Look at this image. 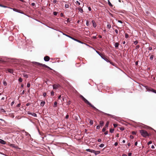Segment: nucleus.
<instances>
[{
  "mask_svg": "<svg viewBox=\"0 0 156 156\" xmlns=\"http://www.w3.org/2000/svg\"><path fill=\"white\" fill-rule=\"evenodd\" d=\"M10 62L12 63V65L15 66H19V64L26 66L29 65V62L22 59L12 58Z\"/></svg>",
  "mask_w": 156,
  "mask_h": 156,
  "instance_id": "f257e3e1",
  "label": "nucleus"
},
{
  "mask_svg": "<svg viewBox=\"0 0 156 156\" xmlns=\"http://www.w3.org/2000/svg\"><path fill=\"white\" fill-rule=\"evenodd\" d=\"M82 100L86 104L89 105L90 107L94 109L97 112H102V111L99 110L97 108L95 107H94L93 105L91 104V103L87 99H86L84 97H82Z\"/></svg>",
  "mask_w": 156,
  "mask_h": 156,
  "instance_id": "f03ea898",
  "label": "nucleus"
},
{
  "mask_svg": "<svg viewBox=\"0 0 156 156\" xmlns=\"http://www.w3.org/2000/svg\"><path fill=\"white\" fill-rule=\"evenodd\" d=\"M56 30V31H58L62 33L63 34V35H64L70 38H71V39H72V40H74V41H76L77 42H78L80 43H81V44H85L86 45H87V46H88V45L86 43H84L81 41H80V40H78V39H75L70 36L69 35H68L67 34H65L64 33H63V32H62L60 30Z\"/></svg>",
  "mask_w": 156,
  "mask_h": 156,
  "instance_id": "7ed1b4c3",
  "label": "nucleus"
},
{
  "mask_svg": "<svg viewBox=\"0 0 156 156\" xmlns=\"http://www.w3.org/2000/svg\"><path fill=\"white\" fill-rule=\"evenodd\" d=\"M140 133L141 135L144 137H146L147 136H149L150 135L144 129H141L140 131Z\"/></svg>",
  "mask_w": 156,
  "mask_h": 156,
  "instance_id": "20e7f679",
  "label": "nucleus"
},
{
  "mask_svg": "<svg viewBox=\"0 0 156 156\" xmlns=\"http://www.w3.org/2000/svg\"><path fill=\"white\" fill-rule=\"evenodd\" d=\"M33 62V63H34L35 64H36L37 65L41 66L44 67L48 68L51 70H53V69L49 67L48 66H47L46 65H45L44 64H43L42 63H39L38 62Z\"/></svg>",
  "mask_w": 156,
  "mask_h": 156,
  "instance_id": "39448f33",
  "label": "nucleus"
},
{
  "mask_svg": "<svg viewBox=\"0 0 156 156\" xmlns=\"http://www.w3.org/2000/svg\"><path fill=\"white\" fill-rule=\"evenodd\" d=\"M101 112L103 113L105 115L111 116V117H112V118H113V119H115V120H116L117 121H119L120 119L119 117H116L114 115H112L110 114L106 113L104 112Z\"/></svg>",
  "mask_w": 156,
  "mask_h": 156,
  "instance_id": "423d86ee",
  "label": "nucleus"
},
{
  "mask_svg": "<svg viewBox=\"0 0 156 156\" xmlns=\"http://www.w3.org/2000/svg\"><path fill=\"white\" fill-rule=\"evenodd\" d=\"M11 9H12L15 12H18V13H21L22 14H23L27 16H28V17H30L29 16H28V15L26 14L25 13H24L23 12L21 11H20V10H19V9H17L16 8H11Z\"/></svg>",
  "mask_w": 156,
  "mask_h": 156,
  "instance_id": "0eeeda50",
  "label": "nucleus"
},
{
  "mask_svg": "<svg viewBox=\"0 0 156 156\" xmlns=\"http://www.w3.org/2000/svg\"><path fill=\"white\" fill-rule=\"evenodd\" d=\"M101 57L102 58L104 59L106 62H109V60L104 55L102 54L101 56Z\"/></svg>",
  "mask_w": 156,
  "mask_h": 156,
  "instance_id": "6e6552de",
  "label": "nucleus"
},
{
  "mask_svg": "<svg viewBox=\"0 0 156 156\" xmlns=\"http://www.w3.org/2000/svg\"><path fill=\"white\" fill-rule=\"evenodd\" d=\"M6 73L8 72L12 74L13 73V70L12 69H7L6 70Z\"/></svg>",
  "mask_w": 156,
  "mask_h": 156,
  "instance_id": "1a4fd4ad",
  "label": "nucleus"
},
{
  "mask_svg": "<svg viewBox=\"0 0 156 156\" xmlns=\"http://www.w3.org/2000/svg\"><path fill=\"white\" fill-rule=\"evenodd\" d=\"M53 89H56L58 87H60L59 84H54L53 85Z\"/></svg>",
  "mask_w": 156,
  "mask_h": 156,
  "instance_id": "9d476101",
  "label": "nucleus"
},
{
  "mask_svg": "<svg viewBox=\"0 0 156 156\" xmlns=\"http://www.w3.org/2000/svg\"><path fill=\"white\" fill-rule=\"evenodd\" d=\"M50 58L48 56H46L44 58V60L45 62H48L50 60Z\"/></svg>",
  "mask_w": 156,
  "mask_h": 156,
  "instance_id": "9b49d317",
  "label": "nucleus"
},
{
  "mask_svg": "<svg viewBox=\"0 0 156 156\" xmlns=\"http://www.w3.org/2000/svg\"><path fill=\"white\" fill-rule=\"evenodd\" d=\"M27 114L28 115H31L34 117H36L37 116V115L35 113H31V112H28Z\"/></svg>",
  "mask_w": 156,
  "mask_h": 156,
  "instance_id": "f8f14e48",
  "label": "nucleus"
},
{
  "mask_svg": "<svg viewBox=\"0 0 156 156\" xmlns=\"http://www.w3.org/2000/svg\"><path fill=\"white\" fill-rule=\"evenodd\" d=\"M147 90V91H148L149 92H152L153 93V90H154V89L148 87Z\"/></svg>",
  "mask_w": 156,
  "mask_h": 156,
  "instance_id": "ddd939ff",
  "label": "nucleus"
},
{
  "mask_svg": "<svg viewBox=\"0 0 156 156\" xmlns=\"http://www.w3.org/2000/svg\"><path fill=\"white\" fill-rule=\"evenodd\" d=\"M0 143L3 144H6V142L3 140L0 139Z\"/></svg>",
  "mask_w": 156,
  "mask_h": 156,
  "instance_id": "4468645a",
  "label": "nucleus"
},
{
  "mask_svg": "<svg viewBox=\"0 0 156 156\" xmlns=\"http://www.w3.org/2000/svg\"><path fill=\"white\" fill-rule=\"evenodd\" d=\"M79 118H80V119H81V118L80 117L79 115H77V116H74V119L76 120H78L79 119Z\"/></svg>",
  "mask_w": 156,
  "mask_h": 156,
  "instance_id": "2eb2a0df",
  "label": "nucleus"
},
{
  "mask_svg": "<svg viewBox=\"0 0 156 156\" xmlns=\"http://www.w3.org/2000/svg\"><path fill=\"white\" fill-rule=\"evenodd\" d=\"M100 126L101 127H102L103 126L104 124V122L103 121H100L99 122Z\"/></svg>",
  "mask_w": 156,
  "mask_h": 156,
  "instance_id": "dca6fc26",
  "label": "nucleus"
},
{
  "mask_svg": "<svg viewBox=\"0 0 156 156\" xmlns=\"http://www.w3.org/2000/svg\"><path fill=\"white\" fill-rule=\"evenodd\" d=\"M45 103V101H42L40 103V105L41 106L43 107Z\"/></svg>",
  "mask_w": 156,
  "mask_h": 156,
  "instance_id": "f3484780",
  "label": "nucleus"
},
{
  "mask_svg": "<svg viewBox=\"0 0 156 156\" xmlns=\"http://www.w3.org/2000/svg\"><path fill=\"white\" fill-rule=\"evenodd\" d=\"M78 9L79 10V11L81 13H83V9L82 8H78Z\"/></svg>",
  "mask_w": 156,
  "mask_h": 156,
  "instance_id": "a211bd4d",
  "label": "nucleus"
},
{
  "mask_svg": "<svg viewBox=\"0 0 156 156\" xmlns=\"http://www.w3.org/2000/svg\"><path fill=\"white\" fill-rule=\"evenodd\" d=\"M115 48H118L119 46V44L118 42H116L115 44Z\"/></svg>",
  "mask_w": 156,
  "mask_h": 156,
  "instance_id": "6ab92c4d",
  "label": "nucleus"
},
{
  "mask_svg": "<svg viewBox=\"0 0 156 156\" xmlns=\"http://www.w3.org/2000/svg\"><path fill=\"white\" fill-rule=\"evenodd\" d=\"M100 153V151H95V152H94V154H95V155H97L98 154Z\"/></svg>",
  "mask_w": 156,
  "mask_h": 156,
  "instance_id": "aec40b11",
  "label": "nucleus"
},
{
  "mask_svg": "<svg viewBox=\"0 0 156 156\" xmlns=\"http://www.w3.org/2000/svg\"><path fill=\"white\" fill-rule=\"evenodd\" d=\"M108 5L111 7H112L113 6V5H112V4L110 2V1H109V0H108Z\"/></svg>",
  "mask_w": 156,
  "mask_h": 156,
  "instance_id": "412c9836",
  "label": "nucleus"
},
{
  "mask_svg": "<svg viewBox=\"0 0 156 156\" xmlns=\"http://www.w3.org/2000/svg\"><path fill=\"white\" fill-rule=\"evenodd\" d=\"M25 133H26V135H25L26 136H28V137L29 136H30V137H31V135L30 134H29V133H28V132H26V131H25Z\"/></svg>",
  "mask_w": 156,
  "mask_h": 156,
  "instance_id": "4be33fe9",
  "label": "nucleus"
},
{
  "mask_svg": "<svg viewBox=\"0 0 156 156\" xmlns=\"http://www.w3.org/2000/svg\"><path fill=\"white\" fill-rule=\"evenodd\" d=\"M90 121V125H92L93 124V121L91 119H89Z\"/></svg>",
  "mask_w": 156,
  "mask_h": 156,
  "instance_id": "5701e85b",
  "label": "nucleus"
},
{
  "mask_svg": "<svg viewBox=\"0 0 156 156\" xmlns=\"http://www.w3.org/2000/svg\"><path fill=\"white\" fill-rule=\"evenodd\" d=\"M23 76L24 77H26V78H27L28 77V75L26 73H23Z\"/></svg>",
  "mask_w": 156,
  "mask_h": 156,
  "instance_id": "b1692460",
  "label": "nucleus"
},
{
  "mask_svg": "<svg viewBox=\"0 0 156 156\" xmlns=\"http://www.w3.org/2000/svg\"><path fill=\"white\" fill-rule=\"evenodd\" d=\"M57 102L56 101H55L54 103V105L53 107H55L57 106Z\"/></svg>",
  "mask_w": 156,
  "mask_h": 156,
  "instance_id": "393cba45",
  "label": "nucleus"
},
{
  "mask_svg": "<svg viewBox=\"0 0 156 156\" xmlns=\"http://www.w3.org/2000/svg\"><path fill=\"white\" fill-rule=\"evenodd\" d=\"M114 131V129L111 128L110 129V132L111 133H112Z\"/></svg>",
  "mask_w": 156,
  "mask_h": 156,
  "instance_id": "a878e982",
  "label": "nucleus"
},
{
  "mask_svg": "<svg viewBox=\"0 0 156 156\" xmlns=\"http://www.w3.org/2000/svg\"><path fill=\"white\" fill-rule=\"evenodd\" d=\"M10 146H11L12 147H14L15 148H17V147L15 146L14 144H10Z\"/></svg>",
  "mask_w": 156,
  "mask_h": 156,
  "instance_id": "bb28decb",
  "label": "nucleus"
},
{
  "mask_svg": "<svg viewBox=\"0 0 156 156\" xmlns=\"http://www.w3.org/2000/svg\"><path fill=\"white\" fill-rule=\"evenodd\" d=\"M109 124V122L108 121L107 122L105 125V127H108Z\"/></svg>",
  "mask_w": 156,
  "mask_h": 156,
  "instance_id": "cd10ccee",
  "label": "nucleus"
},
{
  "mask_svg": "<svg viewBox=\"0 0 156 156\" xmlns=\"http://www.w3.org/2000/svg\"><path fill=\"white\" fill-rule=\"evenodd\" d=\"M125 37L126 39L128 38L129 37V35L128 34L126 33L125 34Z\"/></svg>",
  "mask_w": 156,
  "mask_h": 156,
  "instance_id": "c85d7f7f",
  "label": "nucleus"
},
{
  "mask_svg": "<svg viewBox=\"0 0 156 156\" xmlns=\"http://www.w3.org/2000/svg\"><path fill=\"white\" fill-rule=\"evenodd\" d=\"M0 6L1 7L5 8H8V7L7 6H5V5H2L1 4H0Z\"/></svg>",
  "mask_w": 156,
  "mask_h": 156,
  "instance_id": "c756f323",
  "label": "nucleus"
},
{
  "mask_svg": "<svg viewBox=\"0 0 156 156\" xmlns=\"http://www.w3.org/2000/svg\"><path fill=\"white\" fill-rule=\"evenodd\" d=\"M58 13V12L55 11H54L53 12V14L55 16H56L57 15Z\"/></svg>",
  "mask_w": 156,
  "mask_h": 156,
  "instance_id": "7c9ffc66",
  "label": "nucleus"
},
{
  "mask_svg": "<svg viewBox=\"0 0 156 156\" xmlns=\"http://www.w3.org/2000/svg\"><path fill=\"white\" fill-rule=\"evenodd\" d=\"M105 146V145L103 144H101L100 145H99V147H103Z\"/></svg>",
  "mask_w": 156,
  "mask_h": 156,
  "instance_id": "2f4dec72",
  "label": "nucleus"
},
{
  "mask_svg": "<svg viewBox=\"0 0 156 156\" xmlns=\"http://www.w3.org/2000/svg\"><path fill=\"white\" fill-rule=\"evenodd\" d=\"M107 27L108 29H110L111 27V26L109 24V23H108L107 25Z\"/></svg>",
  "mask_w": 156,
  "mask_h": 156,
  "instance_id": "473e14b6",
  "label": "nucleus"
},
{
  "mask_svg": "<svg viewBox=\"0 0 156 156\" xmlns=\"http://www.w3.org/2000/svg\"><path fill=\"white\" fill-rule=\"evenodd\" d=\"M18 81L20 82H22L23 81V79H22L21 78H20L19 79H18Z\"/></svg>",
  "mask_w": 156,
  "mask_h": 156,
  "instance_id": "72a5a7b5",
  "label": "nucleus"
},
{
  "mask_svg": "<svg viewBox=\"0 0 156 156\" xmlns=\"http://www.w3.org/2000/svg\"><path fill=\"white\" fill-rule=\"evenodd\" d=\"M3 85L5 86H6L7 85V82L4 81H3Z\"/></svg>",
  "mask_w": 156,
  "mask_h": 156,
  "instance_id": "f704fd0d",
  "label": "nucleus"
},
{
  "mask_svg": "<svg viewBox=\"0 0 156 156\" xmlns=\"http://www.w3.org/2000/svg\"><path fill=\"white\" fill-rule=\"evenodd\" d=\"M69 7V5L68 4H66L65 5V8H68Z\"/></svg>",
  "mask_w": 156,
  "mask_h": 156,
  "instance_id": "c9c22d12",
  "label": "nucleus"
},
{
  "mask_svg": "<svg viewBox=\"0 0 156 156\" xmlns=\"http://www.w3.org/2000/svg\"><path fill=\"white\" fill-rule=\"evenodd\" d=\"M52 71H53V72H51V73H54L56 74H57L58 73V72L57 71H55V70H53Z\"/></svg>",
  "mask_w": 156,
  "mask_h": 156,
  "instance_id": "e433bc0d",
  "label": "nucleus"
},
{
  "mask_svg": "<svg viewBox=\"0 0 156 156\" xmlns=\"http://www.w3.org/2000/svg\"><path fill=\"white\" fill-rule=\"evenodd\" d=\"M96 52L101 56L102 54L101 53L98 51H96Z\"/></svg>",
  "mask_w": 156,
  "mask_h": 156,
  "instance_id": "4c0bfd02",
  "label": "nucleus"
},
{
  "mask_svg": "<svg viewBox=\"0 0 156 156\" xmlns=\"http://www.w3.org/2000/svg\"><path fill=\"white\" fill-rule=\"evenodd\" d=\"M153 58V55H151L150 57V59L151 60H152Z\"/></svg>",
  "mask_w": 156,
  "mask_h": 156,
  "instance_id": "58836bf2",
  "label": "nucleus"
},
{
  "mask_svg": "<svg viewBox=\"0 0 156 156\" xmlns=\"http://www.w3.org/2000/svg\"><path fill=\"white\" fill-rule=\"evenodd\" d=\"M37 130H38V133H39V134H40V135H41V136H42V134L41 133V132L40 131L39 129H37Z\"/></svg>",
  "mask_w": 156,
  "mask_h": 156,
  "instance_id": "ea45409f",
  "label": "nucleus"
},
{
  "mask_svg": "<svg viewBox=\"0 0 156 156\" xmlns=\"http://www.w3.org/2000/svg\"><path fill=\"white\" fill-rule=\"evenodd\" d=\"M109 62L110 63V64H111V65H112V66H115V65H114V64L112 62H111V61H109V62Z\"/></svg>",
  "mask_w": 156,
  "mask_h": 156,
  "instance_id": "a19ab883",
  "label": "nucleus"
},
{
  "mask_svg": "<svg viewBox=\"0 0 156 156\" xmlns=\"http://www.w3.org/2000/svg\"><path fill=\"white\" fill-rule=\"evenodd\" d=\"M51 95L52 96H53L54 95V92L53 91H52L50 93Z\"/></svg>",
  "mask_w": 156,
  "mask_h": 156,
  "instance_id": "79ce46f5",
  "label": "nucleus"
},
{
  "mask_svg": "<svg viewBox=\"0 0 156 156\" xmlns=\"http://www.w3.org/2000/svg\"><path fill=\"white\" fill-rule=\"evenodd\" d=\"M86 151H87L90 152L91 151V149H87L86 150Z\"/></svg>",
  "mask_w": 156,
  "mask_h": 156,
  "instance_id": "37998d69",
  "label": "nucleus"
},
{
  "mask_svg": "<svg viewBox=\"0 0 156 156\" xmlns=\"http://www.w3.org/2000/svg\"><path fill=\"white\" fill-rule=\"evenodd\" d=\"M140 47V45H137L135 49H137L138 48H139Z\"/></svg>",
  "mask_w": 156,
  "mask_h": 156,
  "instance_id": "c03bdc74",
  "label": "nucleus"
},
{
  "mask_svg": "<svg viewBox=\"0 0 156 156\" xmlns=\"http://www.w3.org/2000/svg\"><path fill=\"white\" fill-rule=\"evenodd\" d=\"M30 86V84L29 83H28L27 84V87H29Z\"/></svg>",
  "mask_w": 156,
  "mask_h": 156,
  "instance_id": "a18cd8bd",
  "label": "nucleus"
},
{
  "mask_svg": "<svg viewBox=\"0 0 156 156\" xmlns=\"http://www.w3.org/2000/svg\"><path fill=\"white\" fill-rule=\"evenodd\" d=\"M138 43V42L137 41H134V44L135 45H136Z\"/></svg>",
  "mask_w": 156,
  "mask_h": 156,
  "instance_id": "49530a36",
  "label": "nucleus"
},
{
  "mask_svg": "<svg viewBox=\"0 0 156 156\" xmlns=\"http://www.w3.org/2000/svg\"><path fill=\"white\" fill-rule=\"evenodd\" d=\"M66 21L67 22V23L70 22V21L69 20V18H68L67 19V20Z\"/></svg>",
  "mask_w": 156,
  "mask_h": 156,
  "instance_id": "de8ad7c7",
  "label": "nucleus"
},
{
  "mask_svg": "<svg viewBox=\"0 0 156 156\" xmlns=\"http://www.w3.org/2000/svg\"><path fill=\"white\" fill-rule=\"evenodd\" d=\"M71 104V102L70 101H69L67 102V105H69Z\"/></svg>",
  "mask_w": 156,
  "mask_h": 156,
  "instance_id": "09e8293b",
  "label": "nucleus"
},
{
  "mask_svg": "<svg viewBox=\"0 0 156 156\" xmlns=\"http://www.w3.org/2000/svg\"><path fill=\"white\" fill-rule=\"evenodd\" d=\"M93 26L94 28H95L96 27V26H97V25H96V23H93Z\"/></svg>",
  "mask_w": 156,
  "mask_h": 156,
  "instance_id": "8fccbe9b",
  "label": "nucleus"
},
{
  "mask_svg": "<svg viewBox=\"0 0 156 156\" xmlns=\"http://www.w3.org/2000/svg\"><path fill=\"white\" fill-rule=\"evenodd\" d=\"M20 105H21V104L20 103H19L16 105V107H19L20 106Z\"/></svg>",
  "mask_w": 156,
  "mask_h": 156,
  "instance_id": "3c124183",
  "label": "nucleus"
},
{
  "mask_svg": "<svg viewBox=\"0 0 156 156\" xmlns=\"http://www.w3.org/2000/svg\"><path fill=\"white\" fill-rule=\"evenodd\" d=\"M100 126H97L96 127V129H99L100 128Z\"/></svg>",
  "mask_w": 156,
  "mask_h": 156,
  "instance_id": "603ef678",
  "label": "nucleus"
},
{
  "mask_svg": "<svg viewBox=\"0 0 156 156\" xmlns=\"http://www.w3.org/2000/svg\"><path fill=\"white\" fill-rule=\"evenodd\" d=\"M106 131V129L105 128V127H104L102 129V131L103 132H105V131Z\"/></svg>",
  "mask_w": 156,
  "mask_h": 156,
  "instance_id": "864d4df0",
  "label": "nucleus"
},
{
  "mask_svg": "<svg viewBox=\"0 0 156 156\" xmlns=\"http://www.w3.org/2000/svg\"><path fill=\"white\" fill-rule=\"evenodd\" d=\"M86 25L87 26H89V22L87 21V22H86Z\"/></svg>",
  "mask_w": 156,
  "mask_h": 156,
  "instance_id": "5fc2aeb1",
  "label": "nucleus"
},
{
  "mask_svg": "<svg viewBox=\"0 0 156 156\" xmlns=\"http://www.w3.org/2000/svg\"><path fill=\"white\" fill-rule=\"evenodd\" d=\"M60 16L61 17H65L64 15L62 13H60Z\"/></svg>",
  "mask_w": 156,
  "mask_h": 156,
  "instance_id": "6e6d98bb",
  "label": "nucleus"
},
{
  "mask_svg": "<svg viewBox=\"0 0 156 156\" xmlns=\"http://www.w3.org/2000/svg\"><path fill=\"white\" fill-rule=\"evenodd\" d=\"M152 143V142L151 141H149V142H148L147 143V144L148 145H149L150 144H151Z\"/></svg>",
  "mask_w": 156,
  "mask_h": 156,
  "instance_id": "4d7b16f0",
  "label": "nucleus"
},
{
  "mask_svg": "<svg viewBox=\"0 0 156 156\" xmlns=\"http://www.w3.org/2000/svg\"><path fill=\"white\" fill-rule=\"evenodd\" d=\"M69 117V115L68 114H67V115H66V117H65V118H66V119H68Z\"/></svg>",
  "mask_w": 156,
  "mask_h": 156,
  "instance_id": "13d9d810",
  "label": "nucleus"
},
{
  "mask_svg": "<svg viewBox=\"0 0 156 156\" xmlns=\"http://www.w3.org/2000/svg\"><path fill=\"white\" fill-rule=\"evenodd\" d=\"M118 145V142H116L114 144V145L115 146H116Z\"/></svg>",
  "mask_w": 156,
  "mask_h": 156,
  "instance_id": "bf43d9fd",
  "label": "nucleus"
},
{
  "mask_svg": "<svg viewBox=\"0 0 156 156\" xmlns=\"http://www.w3.org/2000/svg\"><path fill=\"white\" fill-rule=\"evenodd\" d=\"M113 125L115 128L117 126V125L116 124H114Z\"/></svg>",
  "mask_w": 156,
  "mask_h": 156,
  "instance_id": "052dcab7",
  "label": "nucleus"
},
{
  "mask_svg": "<svg viewBox=\"0 0 156 156\" xmlns=\"http://www.w3.org/2000/svg\"><path fill=\"white\" fill-rule=\"evenodd\" d=\"M152 48L151 47H149L148 48V50H150V51H151L152 50Z\"/></svg>",
  "mask_w": 156,
  "mask_h": 156,
  "instance_id": "680f3d73",
  "label": "nucleus"
},
{
  "mask_svg": "<svg viewBox=\"0 0 156 156\" xmlns=\"http://www.w3.org/2000/svg\"><path fill=\"white\" fill-rule=\"evenodd\" d=\"M118 22L119 23L121 24L122 23H123L120 20H118Z\"/></svg>",
  "mask_w": 156,
  "mask_h": 156,
  "instance_id": "e2e57ef3",
  "label": "nucleus"
},
{
  "mask_svg": "<svg viewBox=\"0 0 156 156\" xmlns=\"http://www.w3.org/2000/svg\"><path fill=\"white\" fill-rule=\"evenodd\" d=\"M14 101H12L11 103V106H12L14 104Z\"/></svg>",
  "mask_w": 156,
  "mask_h": 156,
  "instance_id": "0e129e2a",
  "label": "nucleus"
},
{
  "mask_svg": "<svg viewBox=\"0 0 156 156\" xmlns=\"http://www.w3.org/2000/svg\"><path fill=\"white\" fill-rule=\"evenodd\" d=\"M46 93L44 92V93L43 94V96L44 97H45L46 96Z\"/></svg>",
  "mask_w": 156,
  "mask_h": 156,
  "instance_id": "69168bd1",
  "label": "nucleus"
},
{
  "mask_svg": "<svg viewBox=\"0 0 156 156\" xmlns=\"http://www.w3.org/2000/svg\"><path fill=\"white\" fill-rule=\"evenodd\" d=\"M24 93H25V91H24V90H23L22 92L21 93V95H23V94H24Z\"/></svg>",
  "mask_w": 156,
  "mask_h": 156,
  "instance_id": "338daca9",
  "label": "nucleus"
},
{
  "mask_svg": "<svg viewBox=\"0 0 156 156\" xmlns=\"http://www.w3.org/2000/svg\"><path fill=\"white\" fill-rule=\"evenodd\" d=\"M132 155V153H129L128 154V156H131Z\"/></svg>",
  "mask_w": 156,
  "mask_h": 156,
  "instance_id": "774afa93",
  "label": "nucleus"
}]
</instances>
